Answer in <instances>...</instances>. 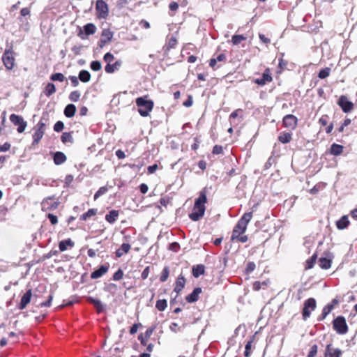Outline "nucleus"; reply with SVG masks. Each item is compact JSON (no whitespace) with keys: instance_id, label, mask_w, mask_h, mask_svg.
<instances>
[{"instance_id":"obj_55","label":"nucleus","mask_w":357,"mask_h":357,"mask_svg":"<svg viewBox=\"0 0 357 357\" xmlns=\"http://www.w3.org/2000/svg\"><path fill=\"white\" fill-rule=\"evenodd\" d=\"M200 142L201 139L199 137L197 136L194 137V143L191 145V149L193 151H197L199 149Z\"/></svg>"},{"instance_id":"obj_37","label":"nucleus","mask_w":357,"mask_h":357,"mask_svg":"<svg viewBox=\"0 0 357 357\" xmlns=\"http://www.w3.org/2000/svg\"><path fill=\"white\" fill-rule=\"evenodd\" d=\"M79 79L83 82H88L90 81L91 75L89 71L82 70L79 73Z\"/></svg>"},{"instance_id":"obj_50","label":"nucleus","mask_w":357,"mask_h":357,"mask_svg":"<svg viewBox=\"0 0 357 357\" xmlns=\"http://www.w3.org/2000/svg\"><path fill=\"white\" fill-rule=\"evenodd\" d=\"M329 116L327 114L322 115L319 119V124L322 127L326 126L328 123Z\"/></svg>"},{"instance_id":"obj_19","label":"nucleus","mask_w":357,"mask_h":357,"mask_svg":"<svg viewBox=\"0 0 357 357\" xmlns=\"http://www.w3.org/2000/svg\"><path fill=\"white\" fill-rule=\"evenodd\" d=\"M113 37V33L109 29H104L101 34L100 40V46L102 47L105 44L111 41Z\"/></svg>"},{"instance_id":"obj_62","label":"nucleus","mask_w":357,"mask_h":357,"mask_svg":"<svg viewBox=\"0 0 357 357\" xmlns=\"http://www.w3.org/2000/svg\"><path fill=\"white\" fill-rule=\"evenodd\" d=\"M123 271L121 269H119L113 275V279L114 280H119L123 277Z\"/></svg>"},{"instance_id":"obj_44","label":"nucleus","mask_w":357,"mask_h":357,"mask_svg":"<svg viewBox=\"0 0 357 357\" xmlns=\"http://www.w3.org/2000/svg\"><path fill=\"white\" fill-rule=\"evenodd\" d=\"M169 276V268L168 266H165L160 274V280L162 282H164L167 280Z\"/></svg>"},{"instance_id":"obj_57","label":"nucleus","mask_w":357,"mask_h":357,"mask_svg":"<svg viewBox=\"0 0 357 357\" xmlns=\"http://www.w3.org/2000/svg\"><path fill=\"white\" fill-rule=\"evenodd\" d=\"M287 61L284 60L282 58L279 59L278 68L280 70L278 73L282 72L287 67Z\"/></svg>"},{"instance_id":"obj_16","label":"nucleus","mask_w":357,"mask_h":357,"mask_svg":"<svg viewBox=\"0 0 357 357\" xmlns=\"http://www.w3.org/2000/svg\"><path fill=\"white\" fill-rule=\"evenodd\" d=\"M342 352L338 348H333L331 344L326 345L324 357H341Z\"/></svg>"},{"instance_id":"obj_18","label":"nucleus","mask_w":357,"mask_h":357,"mask_svg":"<svg viewBox=\"0 0 357 357\" xmlns=\"http://www.w3.org/2000/svg\"><path fill=\"white\" fill-rule=\"evenodd\" d=\"M227 61V56L224 53H221L218 54L215 58H211L209 60V66L212 68L213 70H216V68H219L220 66L217 67V63L218 62H226Z\"/></svg>"},{"instance_id":"obj_2","label":"nucleus","mask_w":357,"mask_h":357,"mask_svg":"<svg viewBox=\"0 0 357 357\" xmlns=\"http://www.w3.org/2000/svg\"><path fill=\"white\" fill-rule=\"evenodd\" d=\"M252 218V212L245 213L234 226L231 236V241L235 242L239 236L245 233L248 225Z\"/></svg>"},{"instance_id":"obj_21","label":"nucleus","mask_w":357,"mask_h":357,"mask_svg":"<svg viewBox=\"0 0 357 357\" xmlns=\"http://www.w3.org/2000/svg\"><path fill=\"white\" fill-rule=\"evenodd\" d=\"M202 292L201 287H196L193 291L185 297L188 303H192L198 301L199 294Z\"/></svg>"},{"instance_id":"obj_40","label":"nucleus","mask_w":357,"mask_h":357,"mask_svg":"<svg viewBox=\"0 0 357 357\" xmlns=\"http://www.w3.org/2000/svg\"><path fill=\"white\" fill-rule=\"evenodd\" d=\"M56 91V87L55 85L52 83H48L45 87V89L44 91L45 94L50 97L53 93H54Z\"/></svg>"},{"instance_id":"obj_59","label":"nucleus","mask_w":357,"mask_h":357,"mask_svg":"<svg viewBox=\"0 0 357 357\" xmlns=\"http://www.w3.org/2000/svg\"><path fill=\"white\" fill-rule=\"evenodd\" d=\"M103 59L107 63H110L112 61H114V55L108 52V53L105 54V56L103 57Z\"/></svg>"},{"instance_id":"obj_8","label":"nucleus","mask_w":357,"mask_h":357,"mask_svg":"<svg viewBox=\"0 0 357 357\" xmlns=\"http://www.w3.org/2000/svg\"><path fill=\"white\" fill-rule=\"evenodd\" d=\"M340 300L337 298L333 299L331 302L325 305L322 310L321 314L317 317L319 321H321L326 319V317L331 313V312L338 305Z\"/></svg>"},{"instance_id":"obj_64","label":"nucleus","mask_w":357,"mask_h":357,"mask_svg":"<svg viewBox=\"0 0 357 357\" xmlns=\"http://www.w3.org/2000/svg\"><path fill=\"white\" fill-rule=\"evenodd\" d=\"M47 217L52 225H56L58 222V219L56 215L49 213Z\"/></svg>"},{"instance_id":"obj_20","label":"nucleus","mask_w":357,"mask_h":357,"mask_svg":"<svg viewBox=\"0 0 357 357\" xmlns=\"http://www.w3.org/2000/svg\"><path fill=\"white\" fill-rule=\"evenodd\" d=\"M32 297V291L31 289H29L22 297L20 303L18 306L20 310H24L26 308L27 305L30 303L31 298Z\"/></svg>"},{"instance_id":"obj_17","label":"nucleus","mask_w":357,"mask_h":357,"mask_svg":"<svg viewBox=\"0 0 357 357\" xmlns=\"http://www.w3.org/2000/svg\"><path fill=\"white\" fill-rule=\"evenodd\" d=\"M178 40L176 36H171L167 37L166 44L163 47L165 52H168L170 50L175 48L177 45Z\"/></svg>"},{"instance_id":"obj_56","label":"nucleus","mask_w":357,"mask_h":357,"mask_svg":"<svg viewBox=\"0 0 357 357\" xmlns=\"http://www.w3.org/2000/svg\"><path fill=\"white\" fill-rule=\"evenodd\" d=\"M212 153L214 155H219L223 153V148L220 145H215L213 147Z\"/></svg>"},{"instance_id":"obj_25","label":"nucleus","mask_w":357,"mask_h":357,"mask_svg":"<svg viewBox=\"0 0 357 357\" xmlns=\"http://www.w3.org/2000/svg\"><path fill=\"white\" fill-rule=\"evenodd\" d=\"M343 151H344V146H342L340 144H337L333 143L331 146V148H330V150H329V153L331 155H333L338 156V155H340L342 154Z\"/></svg>"},{"instance_id":"obj_51","label":"nucleus","mask_w":357,"mask_h":357,"mask_svg":"<svg viewBox=\"0 0 357 357\" xmlns=\"http://www.w3.org/2000/svg\"><path fill=\"white\" fill-rule=\"evenodd\" d=\"M80 96V93L78 91H74L70 93L69 98L71 101L77 102L79 99Z\"/></svg>"},{"instance_id":"obj_10","label":"nucleus","mask_w":357,"mask_h":357,"mask_svg":"<svg viewBox=\"0 0 357 357\" xmlns=\"http://www.w3.org/2000/svg\"><path fill=\"white\" fill-rule=\"evenodd\" d=\"M96 9L97 12V16L98 18L105 19L108 16V5L103 0H97Z\"/></svg>"},{"instance_id":"obj_36","label":"nucleus","mask_w":357,"mask_h":357,"mask_svg":"<svg viewBox=\"0 0 357 357\" xmlns=\"http://www.w3.org/2000/svg\"><path fill=\"white\" fill-rule=\"evenodd\" d=\"M119 215V213L117 211L112 210L108 214L105 215V220L109 223H113L116 221L117 217Z\"/></svg>"},{"instance_id":"obj_9","label":"nucleus","mask_w":357,"mask_h":357,"mask_svg":"<svg viewBox=\"0 0 357 357\" xmlns=\"http://www.w3.org/2000/svg\"><path fill=\"white\" fill-rule=\"evenodd\" d=\"M59 205V202L56 200L54 197H48L44 199L41 203V207L43 211L55 210Z\"/></svg>"},{"instance_id":"obj_47","label":"nucleus","mask_w":357,"mask_h":357,"mask_svg":"<svg viewBox=\"0 0 357 357\" xmlns=\"http://www.w3.org/2000/svg\"><path fill=\"white\" fill-rule=\"evenodd\" d=\"M331 72V69L329 68H325L321 70L318 74V77L320 79H325L329 76Z\"/></svg>"},{"instance_id":"obj_24","label":"nucleus","mask_w":357,"mask_h":357,"mask_svg":"<svg viewBox=\"0 0 357 357\" xmlns=\"http://www.w3.org/2000/svg\"><path fill=\"white\" fill-rule=\"evenodd\" d=\"M88 301L95 306L98 313H101L105 310V305L100 300L89 297Z\"/></svg>"},{"instance_id":"obj_48","label":"nucleus","mask_w":357,"mask_h":357,"mask_svg":"<svg viewBox=\"0 0 357 357\" xmlns=\"http://www.w3.org/2000/svg\"><path fill=\"white\" fill-rule=\"evenodd\" d=\"M255 268H256L255 264L252 261H249L246 265V267L245 269V273L247 275L251 273L252 272H253L255 271Z\"/></svg>"},{"instance_id":"obj_41","label":"nucleus","mask_w":357,"mask_h":357,"mask_svg":"<svg viewBox=\"0 0 357 357\" xmlns=\"http://www.w3.org/2000/svg\"><path fill=\"white\" fill-rule=\"evenodd\" d=\"M73 246L74 245V243L73 242L70 240V239H68V240H65V241H62L59 243V250L61 251V252H63L65 250H67V247L68 246Z\"/></svg>"},{"instance_id":"obj_28","label":"nucleus","mask_w":357,"mask_h":357,"mask_svg":"<svg viewBox=\"0 0 357 357\" xmlns=\"http://www.w3.org/2000/svg\"><path fill=\"white\" fill-rule=\"evenodd\" d=\"M278 141L282 144H287L292 139V134L291 132H282L279 135Z\"/></svg>"},{"instance_id":"obj_49","label":"nucleus","mask_w":357,"mask_h":357,"mask_svg":"<svg viewBox=\"0 0 357 357\" xmlns=\"http://www.w3.org/2000/svg\"><path fill=\"white\" fill-rule=\"evenodd\" d=\"M50 79L52 81L63 82L65 79V77L62 73H57L52 74L50 77Z\"/></svg>"},{"instance_id":"obj_46","label":"nucleus","mask_w":357,"mask_h":357,"mask_svg":"<svg viewBox=\"0 0 357 357\" xmlns=\"http://www.w3.org/2000/svg\"><path fill=\"white\" fill-rule=\"evenodd\" d=\"M61 141L63 143L73 142L72 135L70 132H63L61 135Z\"/></svg>"},{"instance_id":"obj_34","label":"nucleus","mask_w":357,"mask_h":357,"mask_svg":"<svg viewBox=\"0 0 357 357\" xmlns=\"http://www.w3.org/2000/svg\"><path fill=\"white\" fill-rule=\"evenodd\" d=\"M332 261L326 257H321L319 259V265L323 269H328L331 266Z\"/></svg>"},{"instance_id":"obj_53","label":"nucleus","mask_w":357,"mask_h":357,"mask_svg":"<svg viewBox=\"0 0 357 357\" xmlns=\"http://www.w3.org/2000/svg\"><path fill=\"white\" fill-rule=\"evenodd\" d=\"M90 67L94 71H98L101 69L102 65L98 61H93L91 63Z\"/></svg>"},{"instance_id":"obj_23","label":"nucleus","mask_w":357,"mask_h":357,"mask_svg":"<svg viewBox=\"0 0 357 357\" xmlns=\"http://www.w3.org/2000/svg\"><path fill=\"white\" fill-rule=\"evenodd\" d=\"M271 284V280L267 279L263 282L255 281L252 284V289L255 291H259L261 289H266Z\"/></svg>"},{"instance_id":"obj_32","label":"nucleus","mask_w":357,"mask_h":357,"mask_svg":"<svg viewBox=\"0 0 357 357\" xmlns=\"http://www.w3.org/2000/svg\"><path fill=\"white\" fill-rule=\"evenodd\" d=\"M76 112V107L73 104L68 105L64 109V114L68 118L73 117Z\"/></svg>"},{"instance_id":"obj_52","label":"nucleus","mask_w":357,"mask_h":357,"mask_svg":"<svg viewBox=\"0 0 357 357\" xmlns=\"http://www.w3.org/2000/svg\"><path fill=\"white\" fill-rule=\"evenodd\" d=\"M107 188L105 186L100 188L99 190L94 195V199L96 200L100 196L105 194L107 192Z\"/></svg>"},{"instance_id":"obj_1","label":"nucleus","mask_w":357,"mask_h":357,"mask_svg":"<svg viewBox=\"0 0 357 357\" xmlns=\"http://www.w3.org/2000/svg\"><path fill=\"white\" fill-rule=\"evenodd\" d=\"M206 190L204 188L199 192V195L195 202L192 211L189 214V218L192 221H198L204 215L206 206L205 204L207 202Z\"/></svg>"},{"instance_id":"obj_13","label":"nucleus","mask_w":357,"mask_h":357,"mask_svg":"<svg viewBox=\"0 0 357 357\" xmlns=\"http://www.w3.org/2000/svg\"><path fill=\"white\" fill-rule=\"evenodd\" d=\"M298 119L293 114H287L283 117L282 126L290 130H294L297 127Z\"/></svg>"},{"instance_id":"obj_15","label":"nucleus","mask_w":357,"mask_h":357,"mask_svg":"<svg viewBox=\"0 0 357 357\" xmlns=\"http://www.w3.org/2000/svg\"><path fill=\"white\" fill-rule=\"evenodd\" d=\"M337 105L344 113L350 112L354 109V104L349 101L347 96H341L337 100Z\"/></svg>"},{"instance_id":"obj_61","label":"nucleus","mask_w":357,"mask_h":357,"mask_svg":"<svg viewBox=\"0 0 357 357\" xmlns=\"http://www.w3.org/2000/svg\"><path fill=\"white\" fill-rule=\"evenodd\" d=\"M158 169V165L157 164H154L153 165H150L147 167V173L149 174H152L155 172V171Z\"/></svg>"},{"instance_id":"obj_26","label":"nucleus","mask_w":357,"mask_h":357,"mask_svg":"<svg viewBox=\"0 0 357 357\" xmlns=\"http://www.w3.org/2000/svg\"><path fill=\"white\" fill-rule=\"evenodd\" d=\"M54 162L56 165H60L66 162V155L61 151H57L54 154Z\"/></svg>"},{"instance_id":"obj_5","label":"nucleus","mask_w":357,"mask_h":357,"mask_svg":"<svg viewBox=\"0 0 357 357\" xmlns=\"http://www.w3.org/2000/svg\"><path fill=\"white\" fill-rule=\"evenodd\" d=\"M317 307V302L314 298H310L305 301L302 310V317L303 320H307L311 314V312L314 311Z\"/></svg>"},{"instance_id":"obj_12","label":"nucleus","mask_w":357,"mask_h":357,"mask_svg":"<svg viewBox=\"0 0 357 357\" xmlns=\"http://www.w3.org/2000/svg\"><path fill=\"white\" fill-rule=\"evenodd\" d=\"M272 81L273 77L271 75V69L269 68H266L262 73L261 78H257L254 79L253 82L262 86L268 83H271Z\"/></svg>"},{"instance_id":"obj_60","label":"nucleus","mask_w":357,"mask_h":357,"mask_svg":"<svg viewBox=\"0 0 357 357\" xmlns=\"http://www.w3.org/2000/svg\"><path fill=\"white\" fill-rule=\"evenodd\" d=\"M259 38L260 39V40L266 44V45H268L271 43V40L269 38H268L267 36H266L264 34H262V33H259Z\"/></svg>"},{"instance_id":"obj_30","label":"nucleus","mask_w":357,"mask_h":357,"mask_svg":"<svg viewBox=\"0 0 357 357\" xmlns=\"http://www.w3.org/2000/svg\"><path fill=\"white\" fill-rule=\"evenodd\" d=\"M349 225V221L348 217L347 215L342 216L339 220L336 222V226L339 229H344Z\"/></svg>"},{"instance_id":"obj_38","label":"nucleus","mask_w":357,"mask_h":357,"mask_svg":"<svg viewBox=\"0 0 357 357\" xmlns=\"http://www.w3.org/2000/svg\"><path fill=\"white\" fill-rule=\"evenodd\" d=\"M254 340H255V336L253 335L250 338V340L247 342V343L245 344V352H244V356L245 357H249L250 356V354H251V348H252V343L254 342Z\"/></svg>"},{"instance_id":"obj_45","label":"nucleus","mask_w":357,"mask_h":357,"mask_svg":"<svg viewBox=\"0 0 357 357\" xmlns=\"http://www.w3.org/2000/svg\"><path fill=\"white\" fill-rule=\"evenodd\" d=\"M97 213V210L96 209H93V208H91V209H89L86 213L82 214L80 217V219L82 220H86L88 218L92 217V216H94Z\"/></svg>"},{"instance_id":"obj_3","label":"nucleus","mask_w":357,"mask_h":357,"mask_svg":"<svg viewBox=\"0 0 357 357\" xmlns=\"http://www.w3.org/2000/svg\"><path fill=\"white\" fill-rule=\"evenodd\" d=\"M137 107V111L142 117H148L150 116L154 107V102L149 98V95L139 97L135 100Z\"/></svg>"},{"instance_id":"obj_31","label":"nucleus","mask_w":357,"mask_h":357,"mask_svg":"<svg viewBox=\"0 0 357 357\" xmlns=\"http://www.w3.org/2000/svg\"><path fill=\"white\" fill-rule=\"evenodd\" d=\"M121 66V61H116L113 64L107 63L105 68V70L107 73H112L115 70H117L120 68Z\"/></svg>"},{"instance_id":"obj_33","label":"nucleus","mask_w":357,"mask_h":357,"mask_svg":"<svg viewBox=\"0 0 357 357\" xmlns=\"http://www.w3.org/2000/svg\"><path fill=\"white\" fill-rule=\"evenodd\" d=\"M130 249V245L128 243H123L121 246L116 251L117 257H121L123 254L127 253Z\"/></svg>"},{"instance_id":"obj_22","label":"nucleus","mask_w":357,"mask_h":357,"mask_svg":"<svg viewBox=\"0 0 357 357\" xmlns=\"http://www.w3.org/2000/svg\"><path fill=\"white\" fill-rule=\"evenodd\" d=\"M185 282L186 280L185 277L182 274L179 275L176 280L174 291L176 294H179L185 287Z\"/></svg>"},{"instance_id":"obj_39","label":"nucleus","mask_w":357,"mask_h":357,"mask_svg":"<svg viewBox=\"0 0 357 357\" xmlns=\"http://www.w3.org/2000/svg\"><path fill=\"white\" fill-rule=\"evenodd\" d=\"M84 30L86 35H91L96 33V27L92 23H89L84 26Z\"/></svg>"},{"instance_id":"obj_7","label":"nucleus","mask_w":357,"mask_h":357,"mask_svg":"<svg viewBox=\"0 0 357 357\" xmlns=\"http://www.w3.org/2000/svg\"><path fill=\"white\" fill-rule=\"evenodd\" d=\"M46 124L41 119L37 125L34 127V133L33 134V145L38 144L40 139L43 138Z\"/></svg>"},{"instance_id":"obj_63","label":"nucleus","mask_w":357,"mask_h":357,"mask_svg":"<svg viewBox=\"0 0 357 357\" xmlns=\"http://www.w3.org/2000/svg\"><path fill=\"white\" fill-rule=\"evenodd\" d=\"M248 241V235H245V234L241 235L236 239L235 241L236 242H241V243H245Z\"/></svg>"},{"instance_id":"obj_35","label":"nucleus","mask_w":357,"mask_h":357,"mask_svg":"<svg viewBox=\"0 0 357 357\" xmlns=\"http://www.w3.org/2000/svg\"><path fill=\"white\" fill-rule=\"evenodd\" d=\"M317 259V254L314 253L310 258L306 260L305 261V269H311L314 266V264L316 263Z\"/></svg>"},{"instance_id":"obj_29","label":"nucleus","mask_w":357,"mask_h":357,"mask_svg":"<svg viewBox=\"0 0 357 357\" xmlns=\"http://www.w3.org/2000/svg\"><path fill=\"white\" fill-rule=\"evenodd\" d=\"M108 271V267L106 266H101L98 270H96L91 273V277L93 279L100 278Z\"/></svg>"},{"instance_id":"obj_4","label":"nucleus","mask_w":357,"mask_h":357,"mask_svg":"<svg viewBox=\"0 0 357 357\" xmlns=\"http://www.w3.org/2000/svg\"><path fill=\"white\" fill-rule=\"evenodd\" d=\"M332 324L333 330L337 334L344 335L349 331V327L347 324L346 319L342 315H339L335 318L332 321Z\"/></svg>"},{"instance_id":"obj_14","label":"nucleus","mask_w":357,"mask_h":357,"mask_svg":"<svg viewBox=\"0 0 357 357\" xmlns=\"http://www.w3.org/2000/svg\"><path fill=\"white\" fill-rule=\"evenodd\" d=\"M2 60L4 66L8 70H11L13 68L15 65V58L11 50H6L5 51L2 56Z\"/></svg>"},{"instance_id":"obj_11","label":"nucleus","mask_w":357,"mask_h":357,"mask_svg":"<svg viewBox=\"0 0 357 357\" xmlns=\"http://www.w3.org/2000/svg\"><path fill=\"white\" fill-rule=\"evenodd\" d=\"M10 121L15 126H17V132L22 133L24 131L27 123L21 116L13 114L10 116Z\"/></svg>"},{"instance_id":"obj_6","label":"nucleus","mask_w":357,"mask_h":357,"mask_svg":"<svg viewBox=\"0 0 357 357\" xmlns=\"http://www.w3.org/2000/svg\"><path fill=\"white\" fill-rule=\"evenodd\" d=\"M154 330L155 326L150 327L146 331L144 334L141 333L138 335V340L140 341L141 344L143 346H147L146 350L148 352H151L153 351V344L151 343L149 344L148 342Z\"/></svg>"},{"instance_id":"obj_43","label":"nucleus","mask_w":357,"mask_h":357,"mask_svg":"<svg viewBox=\"0 0 357 357\" xmlns=\"http://www.w3.org/2000/svg\"><path fill=\"white\" fill-rule=\"evenodd\" d=\"M167 307V302L166 299H160L157 301L155 307L159 311H164Z\"/></svg>"},{"instance_id":"obj_54","label":"nucleus","mask_w":357,"mask_h":357,"mask_svg":"<svg viewBox=\"0 0 357 357\" xmlns=\"http://www.w3.org/2000/svg\"><path fill=\"white\" fill-rule=\"evenodd\" d=\"M318 347L317 344H313L309 351L307 357H314L317 354Z\"/></svg>"},{"instance_id":"obj_58","label":"nucleus","mask_w":357,"mask_h":357,"mask_svg":"<svg viewBox=\"0 0 357 357\" xmlns=\"http://www.w3.org/2000/svg\"><path fill=\"white\" fill-rule=\"evenodd\" d=\"M64 128V124L62 121H57L54 126V130L56 132H61Z\"/></svg>"},{"instance_id":"obj_27","label":"nucleus","mask_w":357,"mask_h":357,"mask_svg":"<svg viewBox=\"0 0 357 357\" xmlns=\"http://www.w3.org/2000/svg\"><path fill=\"white\" fill-rule=\"evenodd\" d=\"M205 273V266L203 264L194 266L192 268V273L195 278H199Z\"/></svg>"},{"instance_id":"obj_42","label":"nucleus","mask_w":357,"mask_h":357,"mask_svg":"<svg viewBox=\"0 0 357 357\" xmlns=\"http://www.w3.org/2000/svg\"><path fill=\"white\" fill-rule=\"evenodd\" d=\"M247 39L245 36L243 35H234L231 37V43L234 45H239L242 41H244Z\"/></svg>"}]
</instances>
